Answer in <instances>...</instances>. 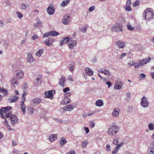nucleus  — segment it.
<instances>
[{"label":"nucleus","mask_w":154,"mask_h":154,"mask_svg":"<svg viewBox=\"0 0 154 154\" xmlns=\"http://www.w3.org/2000/svg\"><path fill=\"white\" fill-rule=\"evenodd\" d=\"M63 109L65 111H71L73 109V106L71 105H67L66 107H63Z\"/></svg>","instance_id":"30"},{"label":"nucleus","mask_w":154,"mask_h":154,"mask_svg":"<svg viewBox=\"0 0 154 154\" xmlns=\"http://www.w3.org/2000/svg\"><path fill=\"white\" fill-rule=\"evenodd\" d=\"M131 4V0H127L125 7V9L126 11H131V8L130 6Z\"/></svg>","instance_id":"20"},{"label":"nucleus","mask_w":154,"mask_h":154,"mask_svg":"<svg viewBox=\"0 0 154 154\" xmlns=\"http://www.w3.org/2000/svg\"><path fill=\"white\" fill-rule=\"evenodd\" d=\"M98 71L99 72L104 74L106 76H109L111 74L110 71L105 69H100L98 70Z\"/></svg>","instance_id":"15"},{"label":"nucleus","mask_w":154,"mask_h":154,"mask_svg":"<svg viewBox=\"0 0 154 154\" xmlns=\"http://www.w3.org/2000/svg\"><path fill=\"white\" fill-rule=\"evenodd\" d=\"M42 101L41 99L37 98L32 99L31 101V103L33 105H37L40 103Z\"/></svg>","instance_id":"21"},{"label":"nucleus","mask_w":154,"mask_h":154,"mask_svg":"<svg viewBox=\"0 0 154 154\" xmlns=\"http://www.w3.org/2000/svg\"><path fill=\"white\" fill-rule=\"evenodd\" d=\"M117 47L119 49H123L125 47V43L121 41H119L116 42Z\"/></svg>","instance_id":"18"},{"label":"nucleus","mask_w":154,"mask_h":154,"mask_svg":"<svg viewBox=\"0 0 154 154\" xmlns=\"http://www.w3.org/2000/svg\"><path fill=\"white\" fill-rule=\"evenodd\" d=\"M125 144V143L124 142H122L121 143L119 144H118L116 146L119 149L123 145Z\"/></svg>","instance_id":"50"},{"label":"nucleus","mask_w":154,"mask_h":154,"mask_svg":"<svg viewBox=\"0 0 154 154\" xmlns=\"http://www.w3.org/2000/svg\"><path fill=\"white\" fill-rule=\"evenodd\" d=\"M123 26L120 22L116 23L113 24L110 28V31L113 33L115 32L119 33L123 31Z\"/></svg>","instance_id":"4"},{"label":"nucleus","mask_w":154,"mask_h":154,"mask_svg":"<svg viewBox=\"0 0 154 154\" xmlns=\"http://www.w3.org/2000/svg\"><path fill=\"white\" fill-rule=\"evenodd\" d=\"M70 100L67 97L65 96V97L61 102V103L63 105H65L68 104L70 102Z\"/></svg>","instance_id":"25"},{"label":"nucleus","mask_w":154,"mask_h":154,"mask_svg":"<svg viewBox=\"0 0 154 154\" xmlns=\"http://www.w3.org/2000/svg\"><path fill=\"white\" fill-rule=\"evenodd\" d=\"M70 91V89L69 87H67L63 89V91L64 93V96L68 97L70 96L71 93L70 92H68Z\"/></svg>","instance_id":"26"},{"label":"nucleus","mask_w":154,"mask_h":154,"mask_svg":"<svg viewBox=\"0 0 154 154\" xmlns=\"http://www.w3.org/2000/svg\"><path fill=\"white\" fill-rule=\"evenodd\" d=\"M148 129L150 131L154 130V125L152 123H150L148 125Z\"/></svg>","instance_id":"41"},{"label":"nucleus","mask_w":154,"mask_h":154,"mask_svg":"<svg viewBox=\"0 0 154 154\" xmlns=\"http://www.w3.org/2000/svg\"><path fill=\"white\" fill-rule=\"evenodd\" d=\"M151 59V58L150 57L145 58L142 60H140L138 62L136 63H134L133 61H131L128 63L127 66L128 67H130L134 65V67L137 68L147 64Z\"/></svg>","instance_id":"2"},{"label":"nucleus","mask_w":154,"mask_h":154,"mask_svg":"<svg viewBox=\"0 0 154 154\" xmlns=\"http://www.w3.org/2000/svg\"><path fill=\"white\" fill-rule=\"evenodd\" d=\"M5 25L4 22L2 20H0V27H3Z\"/></svg>","instance_id":"59"},{"label":"nucleus","mask_w":154,"mask_h":154,"mask_svg":"<svg viewBox=\"0 0 154 154\" xmlns=\"http://www.w3.org/2000/svg\"><path fill=\"white\" fill-rule=\"evenodd\" d=\"M140 78H144V79L146 77V75L143 73L140 74Z\"/></svg>","instance_id":"63"},{"label":"nucleus","mask_w":154,"mask_h":154,"mask_svg":"<svg viewBox=\"0 0 154 154\" xmlns=\"http://www.w3.org/2000/svg\"><path fill=\"white\" fill-rule=\"evenodd\" d=\"M77 44V42L76 40H70L68 44V47L70 49L72 50L76 45Z\"/></svg>","instance_id":"12"},{"label":"nucleus","mask_w":154,"mask_h":154,"mask_svg":"<svg viewBox=\"0 0 154 154\" xmlns=\"http://www.w3.org/2000/svg\"><path fill=\"white\" fill-rule=\"evenodd\" d=\"M55 41L54 39L50 38L45 40L44 43L47 46H50Z\"/></svg>","instance_id":"13"},{"label":"nucleus","mask_w":154,"mask_h":154,"mask_svg":"<svg viewBox=\"0 0 154 154\" xmlns=\"http://www.w3.org/2000/svg\"><path fill=\"white\" fill-rule=\"evenodd\" d=\"M50 36V32L45 33L43 35V38H47Z\"/></svg>","instance_id":"49"},{"label":"nucleus","mask_w":154,"mask_h":154,"mask_svg":"<svg viewBox=\"0 0 154 154\" xmlns=\"http://www.w3.org/2000/svg\"><path fill=\"white\" fill-rule=\"evenodd\" d=\"M143 19L146 21H150L154 18V11L151 8L145 10L143 14Z\"/></svg>","instance_id":"3"},{"label":"nucleus","mask_w":154,"mask_h":154,"mask_svg":"<svg viewBox=\"0 0 154 154\" xmlns=\"http://www.w3.org/2000/svg\"><path fill=\"white\" fill-rule=\"evenodd\" d=\"M16 14L19 19H21L23 17V14L20 12H17Z\"/></svg>","instance_id":"47"},{"label":"nucleus","mask_w":154,"mask_h":154,"mask_svg":"<svg viewBox=\"0 0 154 154\" xmlns=\"http://www.w3.org/2000/svg\"><path fill=\"white\" fill-rule=\"evenodd\" d=\"M15 74L16 77L18 79H22L24 76V72L20 69L16 70Z\"/></svg>","instance_id":"8"},{"label":"nucleus","mask_w":154,"mask_h":154,"mask_svg":"<svg viewBox=\"0 0 154 154\" xmlns=\"http://www.w3.org/2000/svg\"><path fill=\"white\" fill-rule=\"evenodd\" d=\"M84 129L86 134H87L89 133V130L88 127H85Z\"/></svg>","instance_id":"57"},{"label":"nucleus","mask_w":154,"mask_h":154,"mask_svg":"<svg viewBox=\"0 0 154 154\" xmlns=\"http://www.w3.org/2000/svg\"><path fill=\"white\" fill-rule=\"evenodd\" d=\"M2 93L4 94L5 95H6L8 94V91L7 90L5 89L3 91V92Z\"/></svg>","instance_id":"61"},{"label":"nucleus","mask_w":154,"mask_h":154,"mask_svg":"<svg viewBox=\"0 0 154 154\" xmlns=\"http://www.w3.org/2000/svg\"><path fill=\"white\" fill-rule=\"evenodd\" d=\"M34 110L35 109L34 108L32 107H30L28 108V111L29 112V113L30 115H32L34 113Z\"/></svg>","instance_id":"38"},{"label":"nucleus","mask_w":154,"mask_h":154,"mask_svg":"<svg viewBox=\"0 0 154 154\" xmlns=\"http://www.w3.org/2000/svg\"><path fill=\"white\" fill-rule=\"evenodd\" d=\"M119 140L118 138L117 137H114L113 139V144L117 145L119 143Z\"/></svg>","instance_id":"42"},{"label":"nucleus","mask_w":154,"mask_h":154,"mask_svg":"<svg viewBox=\"0 0 154 154\" xmlns=\"http://www.w3.org/2000/svg\"><path fill=\"white\" fill-rule=\"evenodd\" d=\"M119 127L117 125L112 126L107 130V134L109 136H114L119 131Z\"/></svg>","instance_id":"5"},{"label":"nucleus","mask_w":154,"mask_h":154,"mask_svg":"<svg viewBox=\"0 0 154 154\" xmlns=\"http://www.w3.org/2000/svg\"><path fill=\"white\" fill-rule=\"evenodd\" d=\"M53 90L46 91L45 93V97L46 98H49L50 99L53 98Z\"/></svg>","instance_id":"24"},{"label":"nucleus","mask_w":154,"mask_h":154,"mask_svg":"<svg viewBox=\"0 0 154 154\" xmlns=\"http://www.w3.org/2000/svg\"><path fill=\"white\" fill-rule=\"evenodd\" d=\"M42 81V79L41 77H39L35 79L34 83L35 85L36 86H39L41 84Z\"/></svg>","instance_id":"22"},{"label":"nucleus","mask_w":154,"mask_h":154,"mask_svg":"<svg viewBox=\"0 0 154 154\" xmlns=\"http://www.w3.org/2000/svg\"><path fill=\"white\" fill-rule=\"evenodd\" d=\"M44 52V49L43 48L40 49L36 53V55L38 57H40L43 54Z\"/></svg>","instance_id":"34"},{"label":"nucleus","mask_w":154,"mask_h":154,"mask_svg":"<svg viewBox=\"0 0 154 154\" xmlns=\"http://www.w3.org/2000/svg\"><path fill=\"white\" fill-rule=\"evenodd\" d=\"M50 36L54 37L56 36L59 34V33L55 31H53L50 32Z\"/></svg>","instance_id":"37"},{"label":"nucleus","mask_w":154,"mask_h":154,"mask_svg":"<svg viewBox=\"0 0 154 154\" xmlns=\"http://www.w3.org/2000/svg\"><path fill=\"white\" fill-rule=\"evenodd\" d=\"M68 79L70 81L73 82L74 81L73 77L72 75H69L68 77Z\"/></svg>","instance_id":"55"},{"label":"nucleus","mask_w":154,"mask_h":154,"mask_svg":"<svg viewBox=\"0 0 154 154\" xmlns=\"http://www.w3.org/2000/svg\"><path fill=\"white\" fill-rule=\"evenodd\" d=\"M58 135L57 134H51L49 137V140L51 142H53L57 139Z\"/></svg>","instance_id":"23"},{"label":"nucleus","mask_w":154,"mask_h":154,"mask_svg":"<svg viewBox=\"0 0 154 154\" xmlns=\"http://www.w3.org/2000/svg\"><path fill=\"white\" fill-rule=\"evenodd\" d=\"M38 36L37 35L35 34L32 36V39L33 40H35L36 39L38 38Z\"/></svg>","instance_id":"58"},{"label":"nucleus","mask_w":154,"mask_h":154,"mask_svg":"<svg viewBox=\"0 0 154 154\" xmlns=\"http://www.w3.org/2000/svg\"><path fill=\"white\" fill-rule=\"evenodd\" d=\"M88 143L87 140H85L83 141L81 144V146L82 148H85L86 147Z\"/></svg>","instance_id":"43"},{"label":"nucleus","mask_w":154,"mask_h":154,"mask_svg":"<svg viewBox=\"0 0 154 154\" xmlns=\"http://www.w3.org/2000/svg\"><path fill=\"white\" fill-rule=\"evenodd\" d=\"M148 154H154V140L151 142L148 147Z\"/></svg>","instance_id":"10"},{"label":"nucleus","mask_w":154,"mask_h":154,"mask_svg":"<svg viewBox=\"0 0 154 154\" xmlns=\"http://www.w3.org/2000/svg\"><path fill=\"white\" fill-rule=\"evenodd\" d=\"M89 126L91 128H93L95 126V124L94 122L92 121H91L89 122Z\"/></svg>","instance_id":"51"},{"label":"nucleus","mask_w":154,"mask_h":154,"mask_svg":"<svg viewBox=\"0 0 154 154\" xmlns=\"http://www.w3.org/2000/svg\"><path fill=\"white\" fill-rule=\"evenodd\" d=\"M66 142L67 140L66 138L64 137H62L61 138L59 143L61 146H63Z\"/></svg>","instance_id":"35"},{"label":"nucleus","mask_w":154,"mask_h":154,"mask_svg":"<svg viewBox=\"0 0 154 154\" xmlns=\"http://www.w3.org/2000/svg\"><path fill=\"white\" fill-rule=\"evenodd\" d=\"M12 109L11 106H7L3 107L0 110V115L3 119L6 118H10L11 123L12 124H14L17 123L18 121L17 117L14 115L12 114L9 111Z\"/></svg>","instance_id":"1"},{"label":"nucleus","mask_w":154,"mask_h":154,"mask_svg":"<svg viewBox=\"0 0 154 154\" xmlns=\"http://www.w3.org/2000/svg\"><path fill=\"white\" fill-rule=\"evenodd\" d=\"M140 3L139 0H137L133 4V6L134 7H135L137 6Z\"/></svg>","instance_id":"52"},{"label":"nucleus","mask_w":154,"mask_h":154,"mask_svg":"<svg viewBox=\"0 0 154 154\" xmlns=\"http://www.w3.org/2000/svg\"><path fill=\"white\" fill-rule=\"evenodd\" d=\"M20 5L22 9L24 10H26V9L27 6L25 4L23 3H21Z\"/></svg>","instance_id":"44"},{"label":"nucleus","mask_w":154,"mask_h":154,"mask_svg":"<svg viewBox=\"0 0 154 154\" xmlns=\"http://www.w3.org/2000/svg\"><path fill=\"white\" fill-rule=\"evenodd\" d=\"M26 93H23L22 95V100L20 102V107L22 111L23 114H25L26 112V107L24 104V103L26 100V98L24 97Z\"/></svg>","instance_id":"7"},{"label":"nucleus","mask_w":154,"mask_h":154,"mask_svg":"<svg viewBox=\"0 0 154 154\" xmlns=\"http://www.w3.org/2000/svg\"><path fill=\"white\" fill-rule=\"evenodd\" d=\"M119 149L116 146L114 150L112 152V154H115L117 153L119 150Z\"/></svg>","instance_id":"46"},{"label":"nucleus","mask_w":154,"mask_h":154,"mask_svg":"<svg viewBox=\"0 0 154 154\" xmlns=\"http://www.w3.org/2000/svg\"><path fill=\"white\" fill-rule=\"evenodd\" d=\"M150 75L152 79H154V72H151L150 73Z\"/></svg>","instance_id":"64"},{"label":"nucleus","mask_w":154,"mask_h":154,"mask_svg":"<svg viewBox=\"0 0 154 154\" xmlns=\"http://www.w3.org/2000/svg\"><path fill=\"white\" fill-rule=\"evenodd\" d=\"M85 72L89 76L92 75L94 74L93 70L88 67H87L85 68Z\"/></svg>","instance_id":"19"},{"label":"nucleus","mask_w":154,"mask_h":154,"mask_svg":"<svg viewBox=\"0 0 154 154\" xmlns=\"http://www.w3.org/2000/svg\"><path fill=\"white\" fill-rule=\"evenodd\" d=\"M18 98L19 97L17 96H12L10 100V102L11 103H15L18 100Z\"/></svg>","instance_id":"33"},{"label":"nucleus","mask_w":154,"mask_h":154,"mask_svg":"<svg viewBox=\"0 0 154 154\" xmlns=\"http://www.w3.org/2000/svg\"><path fill=\"white\" fill-rule=\"evenodd\" d=\"M123 83L120 80H116L114 85V89L116 90H119L122 88Z\"/></svg>","instance_id":"9"},{"label":"nucleus","mask_w":154,"mask_h":154,"mask_svg":"<svg viewBox=\"0 0 154 154\" xmlns=\"http://www.w3.org/2000/svg\"><path fill=\"white\" fill-rule=\"evenodd\" d=\"M26 60L28 63L31 64L33 63L34 60V58L33 57L32 54H31L29 53L27 55Z\"/></svg>","instance_id":"14"},{"label":"nucleus","mask_w":154,"mask_h":154,"mask_svg":"<svg viewBox=\"0 0 154 154\" xmlns=\"http://www.w3.org/2000/svg\"><path fill=\"white\" fill-rule=\"evenodd\" d=\"M70 0H63L61 4V6L64 7L67 6L70 2Z\"/></svg>","instance_id":"36"},{"label":"nucleus","mask_w":154,"mask_h":154,"mask_svg":"<svg viewBox=\"0 0 154 154\" xmlns=\"http://www.w3.org/2000/svg\"><path fill=\"white\" fill-rule=\"evenodd\" d=\"M9 45V42L7 41H5L3 43V45L5 48L8 47Z\"/></svg>","instance_id":"54"},{"label":"nucleus","mask_w":154,"mask_h":154,"mask_svg":"<svg viewBox=\"0 0 154 154\" xmlns=\"http://www.w3.org/2000/svg\"><path fill=\"white\" fill-rule=\"evenodd\" d=\"M111 147L109 144H107L106 145V150L107 152H110L111 151Z\"/></svg>","instance_id":"45"},{"label":"nucleus","mask_w":154,"mask_h":154,"mask_svg":"<svg viewBox=\"0 0 154 154\" xmlns=\"http://www.w3.org/2000/svg\"><path fill=\"white\" fill-rule=\"evenodd\" d=\"M95 105L98 107H101L103 105V101L101 99H99L96 100L95 103Z\"/></svg>","instance_id":"27"},{"label":"nucleus","mask_w":154,"mask_h":154,"mask_svg":"<svg viewBox=\"0 0 154 154\" xmlns=\"http://www.w3.org/2000/svg\"><path fill=\"white\" fill-rule=\"evenodd\" d=\"M11 82L12 85H18L19 84L17 79L14 77H13L11 79Z\"/></svg>","instance_id":"31"},{"label":"nucleus","mask_w":154,"mask_h":154,"mask_svg":"<svg viewBox=\"0 0 154 154\" xmlns=\"http://www.w3.org/2000/svg\"><path fill=\"white\" fill-rule=\"evenodd\" d=\"M75 152L74 150H72L68 152L66 154H75Z\"/></svg>","instance_id":"62"},{"label":"nucleus","mask_w":154,"mask_h":154,"mask_svg":"<svg viewBox=\"0 0 154 154\" xmlns=\"http://www.w3.org/2000/svg\"><path fill=\"white\" fill-rule=\"evenodd\" d=\"M120 112V110L118 108L114 109L112 113V116L113 118L118 117L119 116Z\"/></svg>","instance_id":"11"},{"label":"nucleus","mask_w":154,"mask_h":154,"mask_svg":"<svg viewBox=\"0 0 154 154\" xmlns=\"http://www.w3.org/2000/svg\"><path fill=\"white\" fill-rule=\"evenodd\" d=\"M149 105V101L147 97L143 96L141 99L140 105L143 108H147Z\"/></svg>","instance_id":"6"},{"label":"nucleus","mask_w":154,"mask_h":154,"mask_svg":"<svg viewBox=\"0 0 154 154\" xmlns=\"http://www.w3.org/2000/svg\"><path fill=\"white\" fill-rule=\"evenodd\" d=\"M88 27V25H86L84 27H82L81 28L80 30L81 31L85 33L86 32L87 29Z\"/></svg>","instance_id":"39"},{"label":"nucleus","mask_w":154,"mask_h":154,"mask_svg":"<svg viewBox=\"0 0 154 154\" xmlns=\"http://www.w3.org/2000/svg\"><path fill=\"white\" fill-rule=\"evenodd\" d=\"M70 38L68 37H65L62 38V40L60 42V45L63 46L64 44L69 42Z\"/></svg>","instance_id":"16"},{"label":"nucleus","mask_w":154,"mask_h":154,"mask_svg":"<svg viewBox=\"0 0 154 154\" xmlns=\"http://www.w3.org/2000/svg\"><path fill=\"white\" fill-rule=\"evenodd\" d=\"M48 13L50 15H52L54 13V10L53 7H49L47 9Z\"/></svg>","instance_id":"32"},{"label":"nucleus","mask_w":154,"mask_h":154,"mask_svg":"<svg viewBox=\"0 0 154 154\" xmlns=\"http://www.w3.org/2000/svg\"><path fill=\"white\" fill-rule=\"evenodd\" d=\"M34 26L37 28H40L42 26V22L41 21H38L34 24Z\"/></svg>","instance_id":"29"},{"label":"nucleus","mask_w":154,"mask_h":154,"mask_svg":"<svg viewBox=\"0 0 154 154\" xmlns=\"http://www.w3.org/2000/svg\"><path fill=\"white\" fill-rule=\"evenodd\" d=\"M66 80V79L65 78L63 77H62L60 80L59 84L63 88L64 87Z\"/></svg>","instance_id":"28"},{"label":"nucleus","mask_w":154,"mask_h":154,"mask_svg":"<svg viewBox=\"0 0 154 154\" xmlns=\"http://www.w3.org/2000/svg\"><path fill=\"white\" fill-rule=\"evenodd\" d=\"M70 18V16L69 15H65L62 20L63 23L65 25L67 24L69 22Z\"/></svg>","instance_id":"17"},{"label":"nucleus","mask_w":154,"mask_h":154,"mask_svg":"<svg viewBox=\"0 0 154 154\" xmlns=\"http://www.w3.org/2000/svg\"><path fill=\"white\" fill-rule=\"evenodd\" d=\"M95 9V7L94 6H92L90 7L88 9V11L90 12H92Z\"/></svg>","instance_id":"53"},{"label":"nucleus","mask_w":154,"mask_h":154,"mask_svg":"<svg viewBox=\"0 0 154 154\" xmlns=\"http://www.w3.org/2000/svg\"><path fill=\"white\" fill-rule=\"evenodd\" d=\"M127 54L126 53H123L120 55L119 57V59H123L124 57L126 56Z\"/></svg>","instance_id":"48"},{"label":"nucleus","mask_w":154,"mask_h":154,"mask_svg":"<svg viewBox=\"0 0 154 154\" xmlns=\"http://www.w3.org/2000/svg\"><path fill=\"white\" fill-rule=\"evenodd\" d=\"M106 85H108V88H109L112 85V84L109 82H106Z\"/></svg>","instance_id":"60"},{"label":"nucleus","mask_w":154,"mask_h":154,"mask_svg":"<svg viewBox=\"0 0 154 154\" xmlns=\"http://www.w3.org/2000/svg\"><path fill=\"white\" fill-rule=\"evenodd\" d=\"M126 27L130 31H133L134 29V27L131 26L130 23H128L127 24Z\"/></svg>","instance_id":"40"},{"label":"nucleus","mask_w":154,"mask_h":154,"mask_svg":"<svg viewBox=\"0 0 154 154\" xmlns=\"http://www.w3.org/2000/svg\"><path fill=\"white\" fill-rule=\"evenodd\" d=\"M126 96V99L127 100H128L130 99L131 97V93L129 92L127 93Z\"/></svg>","instance_id":"56"}]
</instances>
